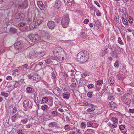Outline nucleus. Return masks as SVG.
<instances>
[{
	"mask_svg": "<svg viewBox=\"0 0 134 134\" xmlns=\"http://www.w3.org/2000/svg\"><path fill=\"white\" fill-rule=\"evenodd\" d=\"M53 53L59 60H63L66 57V54L63 49L60 47H56L53 51Z\"/></svg>",
	"mask_w": 134,
	"mask_h": 134,
	"instance_id": "nucleus-1",
	"label": "nucleus"
},
{
	"mask_svg": "<svg viewBox=\"0 0 134 134\" xmlns=\"http://www.w3.org/2000/svg\"><path fill=\"white\" fill-rule=\"evenodd\" d=\"M89 57V53L86 51L80 52L77 54V60L80 63H84L86 61Z\"/></svg>",
	"mask_w": 134,
	"mask_h": 134,
	"instance_id": "nucleus-2",
	"label": "nucleus"
},
{
	"mask_svg": "<svg viewBox=\"0 0 134 134\" xmlns=\"http://www.w3.org/2000/svg\"><path fill=\"white\" fill-rule=\"evenodd\" d=\"M69 15L65 14L64 15L61 21V24L64 28H66L69 26Z\"/></svg>",
	"mask_w": 134,
	"mask_h": 134,
	"instance_id": "nucleus-3",
	"label": "nucleus"
},
{
	"mask_svg": "<svg viewBox=\"0 0 134 134\" xmlns=\"http://www.w3.org/2000/svg\"><path fill=\"white\" fill-rule=\"evenodd\" d=\"M31 41L33 42H36L39 41L41 38L39 35L37 34H31L29 37Z\"/></svg>",
	"mask_w": 134,
	"mask_h": 134,
	"instance_id": "nucleus-4",
	"label": "nucleus"
},
{
	"mask_svg": "<svg viewBox=\"0 0 134 134\" xmlns=\"http://www.w3.org/2000/svg\"><path fill=\"white\" fill-rule=\"evenodd\" d=\"M22 41H20L16 42L14 44V48L18 51L21 50L23 47Z\"/></svg>",
	"mask_w": 134,
	"mask_h": 134,
	"instance_id": "nucleus-5",
	"label": "nucleus"
},
{
	"mask_svg": "<svg viewBox=\"0 0 134 134\" xmlns=\"http://www.w3.org/2000/svg\"><path fill=\"white\" fill-rule=\"evenodd\" d=\"M24 71L23 68L21 66H20L17 68L16 69L13 70L12 71V74L13 75H18L20 73L21 74L23 73Z\"/></svg>",
	"mask_w": 134,
	"mask_h": 134,
	"instance_id": "nucleus-6",
	"label": "nucleus"
},
{
	"mask_svg": "<svg viewBox=\"0 0 134 134\" xmlns=\"http://www.w3.org/2000/svg\"><path fill=\"white\" fill-rule=\"evenodd\" d=\"M23 107L24 108L28 107L29 108H31L32 107V104L31 102L27 100H25L23 103Z\"/></svg>",
	"mask_w": 134,
	"mask_h": 134,
	"instance_id": "nucleus-7",
	"label": "nucleus"
},
{
	"mask_svg": "<svg viewBox=\"0 0 134 134\" xmlns=\"http://www.w3.org/2000/svg\"><path fill=\"white\" fill-rule=\"evenodd\" d=\"M126 96L124 95L121 97L122 100L127 105L129 104L131 102V99L129 98H126Z\"/></svg>",
	"mask_w": 134,
	"mask_h": 134,
	"instance_id": "nucleus-8",
	"label": "nucleus"
},
{
	"mask_svg": "<svg viewBox=\"0 0 134 134\" xmlns=\"http://www.w3.org/2000/svg\"><path fill=\"white\" fill-rule=\"evenodd\" d=\"M47 24L49 28L51 30L53 29L55 26V23L51 20L49 21L47 23Z\"/></svg>",
	"mask_w": 134,
	"mask_h": 134,
	"instance_id": "nucleus-9",
	"label": "nucleus"
},
{
	"mask_svg": "<svg viewBox=\"0 0 134 134\" xmlns=\"http://www.w3.org/2000/svg\"><path fill=\"white\" fill-rule=\"evenodd\" d=\"M45 55V53L43 51L41 52H37L36 53L35 55V57L37 58H40Z\"/></svg>",
	"mask_w": 134,
	"mask_h": 134,
	"instance_id": "nucleus-10",
	"label": "nucleus"
},
{
	"mask_svg": "<svg viewBox=\"0 0 134 134\" xmlns=\"http://www.w3.org/2000/svg\"><path fill=\"white\" fill-rule=\"evenodd\" d=\"M34 90L31 86H28L27 87L26 92L28 94H33L34 92Z\"/></svg>",
	"mask_w": 134,
	"mask_h": 134,
	"instance_id": "nucleus-11",
	"label": "nucleus"
},
{
	"mask_svg": "<svg viewBox=\"0 0 134 134\" xmlns=\"http://www.w3.org/2000/svg\"><path fill=\"white\" fill-rule=\"evenodd\" d=\"M61 4V1L60 0H56L55 1L54 6L56 8L59 9L60 7Z\"/></svg>",
	"mask_w": 134,
	"mask_h": 134,
	"instance_id": "nucleus-12",
	"label": "nucleus"
},
{
	"mask_svg": "<svg viewBox=\"0 0 134 134\" xmlns=\"http://www.w3.org/2000/svg\"><path fill=\"white\" fill-rule=\"evenodd\" d=\"M37 4L41 10H43L44 9L45 6L42 1H37Z\"/></svg>",
	"mask_w": 134,
	"mask_h": 134,
	"instance_id": "nucleus-13",
	"label": "nucleus"
},
{
	"mask_svg": "<svg viewBox=\"0 0 134 134\" xmlns=\"http://www.w3.org/2000/svg\"><path fill=\"white\" fill-rule=\"evenodd\" d=\"M45 34H43V33H42L43 38L46 40L49 39L50 38V36L47 33V32H45Z\"/></svg>",
	"mask_w": 134,
	"mask_h": 134,
	"instance_id": "nucleus-14",
	"label": "nucleus"
},
{
	"mask_svg": "<svg viewBox=\"0 0 134 134\" xmlns=\"http://www.w3.org/2000/svg\"><path fill=\"white\" fill-rule=\"evenodd\" d=\"M35 99L36 105L37 106L39 105L41 101L40 96L36 97Z\"/></svg>",
	"mask_w": 134,
	"mask_h": 134,
	"instance_id": "nucleus-15",
	"label": "nucleus"
},
{
	"mask_svg": "<svg viewBox=\"0 0 134 134\" xmlns=\"http://www.w3.org/2000/svg\"><path fill=\"white\" fill-rule=\"evenodd\" d=\"M70 95L69 93L65 92L63 94V97L64 99H68L69 98Z\"/></svg>",
	"mask_w": 134,
	"mask_h": 134,
	"instance_id": "nucleus-16",
	"label": "nucleus"
},
{
	"mask_svg": "<svg viewBox=\"0 0 134 134\" xmlns=\"http://www.w3.org/2000/svg\"><path fill=\"white\" fill-rule=\"evenodd\" d=\"M32 80H33L34 82H37L38 80V75L36 73H34Z\"/></svg>",
	"mask_w": 134,
	"mask_h": 134,
	"instance_id": "nucleus-17",
	"label": "nucleus"
},
{
	"mask_svg": "<svg viewBox=\"0 0 134 134\" xmlns=\"http://www.w3.org/2000/svg\"><path fill=\"white\" fill-rule=\"evenodd\" d=\"M58 124L55 122H52L48 124V126L51 128H52L53 127H56Z\"/></svg>",
	"mask_w": 134,
	"mask_h": 134,
	"instance_id": "nucleus-18",
	"label": "nucleus"
},
{
	"mask_svg": "<svg viewBox=\"0 0 134 134\" xmlns=\"http://www.w3.org/2000/svg\"><path fill=\"white\" fill-rule=\"evenodd\" d=\"M108 48H105L104 50H102L101 51L100 55L103 56H104L107 53L109 50H108Z\"/></svg>",
	"mask_w": 134,
	"mask_h": 134,
	"instance_id": "nucleus-19",
	"label": "nucleus"
},
{
	"mask_svg": "<svg viewBox=\"0 0 134 134\" xmlns=\"http://www.w3.org/2000/svg\"><path fill=\"white\" fill-rule=\"evenodd\" d=\"M121 49H122L118 46H116L115 51V53L117 54H119L121 52Z\"/></svg>",
	"mask_w": 134,
	"mask_h": 134,
	"instance_id": "nucleus-20",
	"label": "nucleus"
},
{
	"mask_svg": "<svg viewBox=\"0 0 134 134\" xmlns=\"http://www.w3.org/2000/svg\"><path fill=\"white\" fill-rule=\"evenodd\" d=\"M49 107L47 105L44 104L41 107V109L43 111H46L48 109H49Z\"/></svg>",
	"mask_w": 134,
	"mask_h": 134,
	"instance_id": "nucleus-21",
	"label": "nucleus"
},
{
	"mask_svg": "<svg viewBox=\"0 0 134 134\" xmlns=\"http://www.w3.org/2000/svg\"><path fill=\"white\" fill-rule=\"evenodd\" d=\"M49 97H43L42 100V102L43 103H46L48 101V99Z\"/></svg>",
	"mask_w": 134,
	"mask_h": 134,
	"instance_id": "nucleus-22",
	"label": "nucleus"
},
{
	"mask_svg": "<svg viewBox=\"0 0 134 134\" xmlns=\"http://www.w3.org/2000/svg\"><path fill=\"white\" fill-rule=\"evenodd\" d=\"M19 18L20 20L23 21L25 19V16L24 14L22 13H20L19 15Z\"/></svg>",
	"mask_w": 134,
	"mask_h": 134,
	"instance_id": "nucleus-23",
	"label": "nucleus"
},
{
	"mask_svg": "<svg viewBox=\"0 0 134 134\" xmlns=\"http://www.w3.org/2000/svg\"><path fill=\"white\" fill-rule=\"evenodd\" d=\"M36 23V22L35 23L33 22V23H31L30 24L29 26L31 30L33 29L35 27Z\"/></svg>",
	"mask_w": 134,
	"mask_h": 134,
	"instance_id": "nucleus-24",
	"label": "nucleus"
},
{
	"mask_svg": "<svg viewBox=\"0 0 134 134\" xmlns=\"http://www.w3.org/2000/svg\"><path fill=\"white\" fill-rule=\"evenodd\" d=\"M9 30L11 32L13 33H16L17 31L16 29V28L13 27H11L10 28V29Z\"/></svg>",
	"mask_w": 134,
	"mask_h": 134,
	"instance_id": "nucleus-25",
	"label": "nucleus"
},
{
	"mask_svg": "<svg viewBox=\"0 0 134 134\" xmlns=\"http://www.w3.org/2000/svg\"><path fill=\"white\" fill-rule=\"evenodd\" d=\"M95 110V108L94 107H92L91 108L88 109L87 111L88 112L90 113L92 111H94Z\"/></svg>",
	"mask_w": 134,
	"mask_h": 134,
	"instance_id": "nucleus-26",
	"label": "nucleus"
},
{
	"mask_svg": "<svg viewBox=\"0 0 134 134\" xmlns=\"http://www.w3.org/2000/svg\"><path fill=\"white\" fill-rule=\"evenodd\" d=\"M17 108L16 107H14L13 108L12 111H11L12 114H15L16 113L17 111Z\"/></svg>",
	"mask_w": 134,
	"mask_h": 134,
	"instance_id": "nucleus-27",
	"label": "nucleus"
},
{
	"mask_svg": "<svg viewBox=\"0 0 134 134\" xmlns=\"http://www.w3.org/2000/svg\"><path fill=\"white\" fill-rule=\"evenodd\" d=\"M18 8L19 9H22L24 7V4L23 3H19L17 4Z\"/></svg>",
	"mask_w": 134,
	"mask_h": 134,
	"instance_id": "nucleus-28",
	"label": "nucleus"
},
{
	"mask_svg": "<svg viewBox=\"0 0 134 134\" xmlns=\"http://www.w3.org/2000/svg\"><path fill=\"white\" fill-rule=\"evenodd\" d=\"M122 20L123 23L125 25H127L128 24V22L127 20L125 19L124 17L122 18Z\"/></svg>",
	"mask_w": 134,
	"mask_h": 134,
	"instance_id": "nucleus-29",
	"label": "nucleus"
},
{
	"mask_svg": "<svg viewBox=\"0 0 134 134\" xmlns=\"http://www.w3.org/2000/svg\"><path fill=\"white\" fill-rule=\"evenodd\" d=\"M17 131L18 134H24V132L23 130L18 129L17 130Z\"/></svg>",
	"mask_w": 134,
	"mask_h": 134,
	"instance_id": "nucleus-30",
	"label": "nucleus"
},
{
	"mask_svg": "<svg viewBox=\"0 0 134 134\" xmlns=\"http://www.w3.org/2000/svg\"><path fill=\"white\" fill-rule=\"evenodd\" d=\"M51 114L53 117H55L58 115V112L55 111H53L51 112Z\"/></svg>",
	"mask_w": 134,
	"mask_h": 134,
	"instance_id": "nucleus-31",
	"label": "nucleus"
},
{
	"mask_svg": "<svg viewBox=\"0 0 134 134\" xmlns=\"http://www.w3.org/2000/svg\"><path fill=\"white\" fill-rule=\"evenodd\" d=\"M1 94L2 96H4L5 97H7L9 96V94L7 93H5L3 92H1Z\"/></svg>",
	"mask_w": 134,
	"mask_h": 134,
	"instance_id": "nucleus-32",
	"label": "nucleus"
},
{
	"mask_svg": "<svg viewBox=\"0 0 134 134\" xmlns=\"http://www.w3.org/2000/svg\"><path fill=\"white\" fill-rule=\"evenodd\" d=\"M35 99V98L38 97L40 96V93L38 91H36L34 94Z\"/></svg>",
	"mask_w": 134,
	"mask_h": 134,
	"instance_id": "nucleus-33",
	"label": "nucleus"
},
{
	"mask_svg": "<svg viewBox=\"0 0 134 134\" xmlns=\"http://www.w3.org/2000/svg\"><path fill=\"white\" fill-rule=\"evenodd\" d=\"M88 97L90 98H91L93 96V92H88L87 94Z\"/></svg>",
	"mask_w": 134,
	"mask_h": 134,
	"instance_id": "nucleus-34",
	"label": "nucleus"
},
{
	"mask_svg": "<svg viewBox=\"0 0 134 134\" xmlns=\"http://www.w3.org/2000/svg\"><path fill=\"white\" fill-rule=\"evenodd\" d=\"M110 105L111 107H115L116 105V104L113 102L111 101L110 102Z\"/></svg>",
	"mask_w": 134,
	"mask_h": 134,
	"instance_id": "nucleus-35",
	"label": "nucleus"
},
{
	"mask_svg": "<svg viewBox=\"0 0 134 134\" xmlns=\"http://www.w3.org/2000/svg\"><path fill=\"white\" fill-rule=\"evenodd\" d=\"M114 15V17L115 20L118 21L119 20V17L117 14L115 13Z\"/></svg>",
	"mask_w": 134,
	"mask_h": 134,
	"instance_id": "nucleus-36",
	"label": "nucleus"
},
{
	"mask_svg": "<svg viewBox=\"0 0 134 134\" xmlns=\"http://www.w3.org/2000/svg\"><path fill=\"white\" fill-rule=\"evenodd\" d=\"M111 120L114 123H116L118 122V119H117V118L115 117H112L111 118Z\"/></svg>",
	"mask_w": 134,
	"mask_h": 134,
	"instance_id": "nucleus-37",
	"label": "nucleus"
},
{
	"mask_svg": "<svg viewBox=\"0 0 134 134\" xmlns=\"http://www.w3.org/2000/svg\"><path fill=\"white\" fill-rule=\"evenodd\" d=\"M128 19L129 22L130 23H132L133 22V18L131 16L128 17Z\"/></svg>",
	"mask_w": 134,
	"mask_h": 134,
	"instance_id": "nucleus-38",
	"label": "nucleus"
},
{
	"mask_svg": "<svg viewBox=\"0 0 134 134\" xmlns=\"http://www.w3.org/2000/svg\"><path fill=\"white\" fill-rule=\"evenodd\" d=\"M28 122V119L25 118V119H24L21 120V122L23 124H25L27 123Z\"/></svg>",
	"mask_w": 134,
	"mask_h": 134,
	"instance_id": "nucleus-39",
	"label": "nucleus"
},
{
	"mask_svg": "<svg viewBox=\"0 0 134 134\" xmlns=\"http://www.w3.org/2000/svg\"><path fill=\"white\" fill-rule=\"evenodd\" d=\"M64 129L68 131H69L70 129V127L69 125H66L64 126Z\"/></svg>",
	"mask_w": 134,
	"mask_h": 134,
	"instance_id": "nucleus-40",
	"label": "nucleus"
},
{
	"mask_svg": "<svg viewBox=\"0 0 134 134\" xmlns=\"http://www.w3.org/2000/svg\"><path fill=\"white\" fill-rule=\"evenodd\" d=\"M103 83V80H99L97 82V85H101Z\"/></svg>",
	"mask_w": 134,
	"mask_h": 134,
	"instance_id": "nucleus-41",
	"label": "nucleus"
},
{
	"mask_svg": "<svg viewBox=\"0 0 134 134\" xmlns=\"http://www.w3.org/2000/svg\"><path fill=\"white\" fill-rule=\"evenodd\" d=\"M26 25V23L24 22H20L19 23V26L20 27H23L25 26Z\"/></svg>",
	"mask_w": 134,
	"mask_h": 134,
	"instance_id": "nucleus-42",
	"label": "nucleus"
},
{
	"mask_svg": "<svg viewBox=\"0 0 134 134\" xmlns=\"http://www.w3.org/2000/svg\"><path fill=\"white\" fill-rule=\"evenodd\" d=\"M118 43L121 45H123V43L120 37H119L118 40Z\"/></svg>",
	"mask_w": 134,
	"mask_h": 134,
	"instance_id": "nucleus-43",
	"label": "nucleus"
},
{
	"mask_svg": "<svg viewBox=\"0 0 134 134\" xmlns=\"http://www.w3.org/2000/svg\"><path fill=\"white\" fill-rule=\"evenodd\" d=\"M114 65L115 67H118L119 66V63L118 61H116L114 63Z\"/></svg>",
	"mask_w": 134,
	"mask_h": 134,
	"instance_id": "nucleus-44",
	"label": "nucleus"
},
{
	"mask_svg": "<svg viewBox=\"0 0 134 134\" xmlns=\"http://www.w3.org/2000/svg\"><path fill=\"white\" fill-rule=\"evenodd\" d=\"M122 75L121 74H118L117 77L119 80H121L122 79Z\"/></svg>",
	"mask_w": 134,
	"mask_h": 134,
	"instance_id": "nucleus-45",
	"label": "nucleus"
},
{
	"mask_svg": "<svg viewBox=\"0 0 134 134\" xmlns=\"http://www.w3.org/2000/svg\"><path fill=\"white\" fill-rule=\"evenodd\" d=\"M116 53L115 51H113L111 52L112 56L114 58H116L117 57V55L115 54Z\"/></svg>",
	"mask_w": 134,
	"mask_h": 134,
	"instance_id": "nucleus-46",
	"label": "nucleus"
},
{
	"mask_svg": "<svg viewBox=\"0 0 134 134\" xmlns=\"http://www.w3.org/2000/svg\"><path fill=\"white\" fill-rule=\"evenodd\" d=\"M82 129L85 128L86 126V125L84 122H82L80 125Z\"/></svg>",
	"mask_w": 134,
	"mask_h": 134,
	"instance_id": "nucleus-47",
	"label": "nucleus"
},
{
	"mask_svg": "<svg viewBox=\"0 0 134 134\" xmlns=\"http://www.w3.org/2000/svg\"><path fill=\"white\" fill-rule=\"evenodd\" d=\"M125 125H121L119 126V128L121 130H123L125 128Z\"/></svg>",
	"mask_w": 134,
	"mask_h": 134,
	"instance_id": "nucleus-48",
	"label": "nucleus"
},
{
	"mask_svg": "<svg viewBox=\"0 0 134 134\" xmlns=\"http://www.w3.org/2000/svg\"><path fill=\"white\" fill-rule=\"evenodd\" d=\"M93 125V123L89 121L87 123V127H91Z\"/></svg>",
	"mask_w": 134,
	"mask_h": 134,
	"instance_id": "nucleus-49",
	"label": "nucleus"
},
{
	"mask_svg": "<svg viewBox=\"0 0 134 134\" xmlns=\"http://www.w3.org/2000/svg\"><path fill=\"white\" fill-rule=\"evenodd\" d=\"M34 74V73H32L31 74H28L27 76L28 78L32 79Z\"/></svg>",
	"mask_w": 134,
	"mask_h": 134,
	"instance_id": "nucleus-50",
	"label": "nucleus"
},
{
	"mask_svg": "<svg viewBox=\"0 0 134 134\" xmlns=\"http://www.w3.org/2000/svg\"><path fill=\"white\" fill-rule=\"evenodd\" d=\"M21 66L23 68H23L27 69V68L29 67V65L27 64H25L22 65Z\"/></svg>",
	"mask_w": 134,
	"mask_h": 134,
	"instance_id": "nucleus-51",
	"label": "nucleus"
},
{
	"mask_svg": "<svg viewBox=\"0 0 134 134\" xmlns=\"http://www.w3.org/2000/svg\"><path fill=\"white\" fill-rule=\"evenodd\" d=\"M65 2L67 4H69V5H72V2H70L69 0H64Z\"/></svg>",
	"mask_w": 134,
	"mask_h": 134,
	"instance_id": "nucleus-52",
	"label": "nucleus"
},
{
	"mask_svg": "<svg viewBox=\"0 0 134 134\" xmlns=\"http://www.w3.org/2000/svg\"><path fill=\"white\" fill-rule=\"evenodd\" d=\"M80 34V36L82 38H84L85 37V34L84 32H81Z\"/></svg>",
	"mask_w": 134,
	"mask_h": 134,
	"instance_id": "nucleus-53",
	"label": "nucleus"
},
{
	"mask_svg": "<svg viewBox=\"0 0 134 134\" xmlns=\"http://www.w3.org/2000/svg\"><path fill=\"white\" fill-rule=\"evenodd\" d=\"M34 64H32V63H31L30 64V65L29 66L27 69L30 70L33 67Z\"/></svg>",
	"mask_w": 134,
	"mask_h": 134,
	"instance_id": "nucleus-54",
	"label": "nucleus"
},
{
	"mask_svg": "<svg viewBox=\"0 0 134 134\" xmlns=\"http://www.w3.org/2000/svg\"><path fill=\"white\" fill-rule=\"evenodd\" d=\"M87 87L89 88H93L94 85L93 84H90L88 85Z\"/></svg>",
	"mask_w": 134,
	"mask_h": 134,
	"instance_id": "nucleus-55",
	"label": "nucleus"
},
{
	"mask_svg": "<svg viewBox=\"0 0 134 134\" xmlns=\"http://www.w3.org/2000/svg\"><path fill=\"white\" fill-rule=\"evenodd\" d=\"M129 112L130 113L133 114L134 113V109H129Z\"/></svg>",
	"mask_w": 134,
	"mask_h": 134,
	"instance_id": "nucleus-56",
	"label": "nucleus"
},
{
	"mask_svg": "<svg viewBox=\"0 0 134 134\" xmlns=\"http://www.w3.org/2000/svg\"><path fill=\"white\" fill-rule=\"evenodd\" d=\"M82 80H83V79H81L79 81V83L80 84H81L80 85V86H84L83 85V84H82L83 82Z\"/></svg>",
	"mask_w": 134,
	"mask_h": 134,
	"instance_id": "nucleus-57",
	"label": "nucleus"
},
{
	"mask_svg": "<svg viewBox=\"0 0 134 134\" xmlns=\"http://www.w3.org/2000/svg\"><path fill=\"white\" fill-rule=\"evenodd\" d=\"M89 21V20L87 19H85L84 21V23L86 24H87Z\"/></svg>",
	"mask_w": 134,
	"mask_h": 134,
	"instance_id": "nucleus-58",
	"label": "nucleus"
},
{
	"mask_svg": "<svg viewBox=\"0 0 134 134\" xmlns=\"http://www.w3.org/2000/svg\"><path fill=\"white\" fill-rule=\"evenodd\" d=\"M94 3L96 4L98 7H100V6L98 2L96 1H94Z\"/></svg>",
	"mask_w": 134,
	"mask_h": 134,
	"instance_id": "nucleus-59",
	"label": "nucleus"
},
{
	"mask_svg": "<svg viewBox=\"0 0 134 134\" xmlns=\"http://www.w3.org/2000/svg\"><path fill=\"white\" fill-rule=\"evenodd\" d=\"M96 15L97 16H99L101 15V14L99 11H97L96 13Z\"/></svg>",
	"mask_w": 134,
	"mask_h": 134,
	"instance_id": "nucleus-60",
	"label": "nucleus"
},
{
	"mask_svg": "<svg viewBox=\"0 0 134 134\" xmlns=\"http://www.w3.org/2000/svg\"><path fill=\"white\" fill-rule=\"evenodd\" d=\"M46 63L47 64H50L52 62V61L50 59H47L45 60Z\"/></svg>",
	"mask_w": 134,
	"mask_h": 134,
	"instance_id": "nucleus-61",
	"label": "nucleus"
},
{
	"mask_svg": "<svg viewBox=\"0 0 134 134\" xmlns=\"http://www.w3.org/2000/svg\"><path fill=\"white\" fill-rule=\"evenodd\" d=\"M71 86L73 87L76 88V87L77 85L76 83H73L71 84Z\"/></svg>",
	"mask_w": 134,
	"mask_h": 134,
	"instance_id": "nucleus-62",
	"label": "nucleus"
},
{
	"mask_svg": "<svg viewBox=\"0 0 134 134\" xmlns=\"http://www.w3.org/2000/svg\"><path fill=\"white\" fill-rule=\"evenodd\" d=\"M127 93L126 94L127 95H130L131 93V90H128L127 91Z\"/></svg>",
	"mask_w": 134,
	"mask_h": 134,
	"instance_id": "nucleus-63",
	"label": "nucleus"
},
{
	"mask_svg": "<svg viewBox=\"0 0 134 134\" xmlns=\"http://www.w3.org/2000/svg\"><path fill=\"white\" fill-rule=\"evenodd\" d=\"M12 78L10 76H8L6 77V79L8 80H12Z\"/></svg>",
	"mask_w": 134,
	"mask_h": 134,
	"instance_id": "nucleus-64",
	"label": "nucleus"
}]
</instances>
